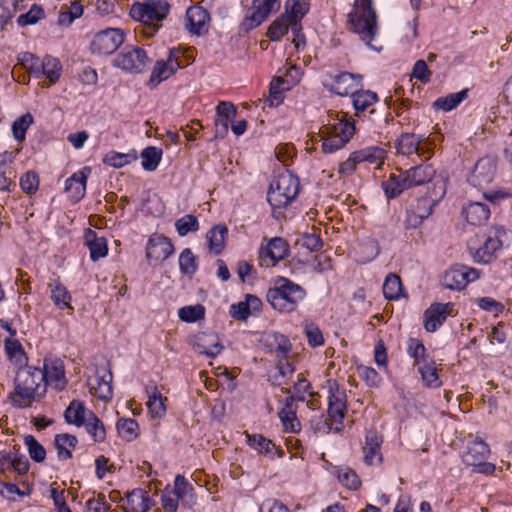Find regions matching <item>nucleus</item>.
<instances>
[{"label": "nucleus", "mask_w": 512, "mask_h": 512, "mask_svg": "<svg viewBox=\"0 0 512 512\" xmlns=\"http://www.w3.org/2000/svg\"><path fill=\"white\" fill-rule=\"evenodd\" d=\"M44 374L41 368L26 365L20 367L15 378V389L12 396L13 406L29 407L34 401H39L46 394Z\"/></svg>", "instance_id": "f257e3e1"}, {"label": "nucleus", "mask_w": 512, "mask_h": 512, "mask_svg": "<svg viewBox=\"0 0 512 512\" xmlns=\"http://www.w3.org/2000/svg\"><path fill=\"white\" fill-rule=\"evenodd\" d=\"M348 23L353 33L371 49L381 51L373 41L379 34L378 16L373 0H355L352 11L348 14Z\"/></svg>", "instance_id": "f03ea898"}, {"label": "nucleus", "mask_w": 512, "mask_h": 512, "mask_svg": "<svg viewBox=\"0 0 512 512\" xmlns=\"http://www.w3.org/2000/svg\"><path fill=\"white\" fill-rule=\"evenodd\" d=\"M307 296L304 287L289 278L278 276L273 285L267 290L266 300L272 308L281 313L295 311Z\"/></svg>", "instance_id": "7ed1b4c3"}, {"label": "nucleus", "mask_w": 512, "mask_h": 512, "mask_svg": "<svg viewBox=\"0 0 512 512\" xmlns=\"http://www.w3.org/2000/svg\"><path fill=\"white\" fill-rule=\"evenodd\" d=\"M506 229L501 225H492L485 234L483 242L473 247L469 245V254L477 264H490L497 259L503 249V243L506 239Z\"/></svg>", "instance_id": "20e7f679"}, {"label": "nucleus", "mask_w": 512, "mask_h": 512, "mask_svg": "<svg viewBox=\"0 0 512 512\" xmlns=\"http://www.w3.org/2000/svg\"><path fill=\"white\" fill-rule=\"evenodd\" d=\"M490 453L489 445L477 437L468 442L466 451L462 455V461L465 465L472 467V471L475 473L492 475L497 467L495 464L486 461Z\"/></svg>", "instance_id": "39448f33"}, {"label": "nucleus", "mask_w": 512, "mask_h": 512, "mask_svg": "<svg viewBox=\"0 0 512 512\" xmlns=\"http://www.w3.org/2000/svg\"><path fill=\"white\" fill-rule=\"evenodd\" d=\"M346 116V114H343L342 118L332 125V128H326L328 135L323 137L322 144L324 153H334L343 148L354 135V120L352 118L347 119Z\"/></svg>", "instance_id": "423d86ee"}, {"label": "nucleus", "mask_w": 512, "mask_h": 512, "mask_svg": "<svg viewBox=\"0 0 512 512\" xmlns=\"http://www.w3.org/2000/svg\"><path fill=\"white\" fill-rule=\"evenodd\" d=\"M149 62L144 49L134 46H125L113 59V65L123 71L139 74L142 73Z\"/></svg>", "instance_id": "0eeeda50"}, {"label": "nucleus", "mask_w": 512, "mask_h": 512, "mask_svg": "<svg viewBox=\"0 0 512 512\" xmlns=\"http://www.w3.org/2000/svg\"><path fill=\"white\" fill-rule=\"evenodd\" d=\"M509 194H483L485 202L472 201L463 206L462 214L465 216L466 221L471 225L484 224L490 216V208L486 202L491 204H498Z\"/></svg>", "instance_id": "6e6552de"}, {"label": "nucleus", "mask_w": 512, "mask_h": 512, "mask_svg": "<svg viewBox=\"0 0 512 512\" xmlns=\"http://www.w3.org/2000/svg\"><path fill=\"white\" fill-rule=\"evenodd\" d=\"M281 7L280 0H253L249 12L242 22V28L250 31L258 27L273 12Z\"/></svg>", "instance_id": "1a4fd4ad"}, {"label": "nucleus", "mask_w": 512, "mask_h": 512, "mask_svg": "<svg viewBox=\"0 0 512 512\" xmlns=\"http://www.w3.org/2000/svg\"><path fill=\"white\" fill-rule=\"evenodd\" d=\"M123 42L124 34L121 29L107 28L94 36L90 49L94 54L111 55Z\"/></svg>", "instance_id": "9d476101"}, {"label": "nucleus", "mask_w": 512, "mask_h": 512, "mask_svg": "<svg viewBox=\"0 0 512 512\" xmlns=\"http://www.w3.org/2000/svg\"><path fill=\"white\" fill-rule=\"evenodd\" d=\"M479 278V271L475 268L456 264L448 269L442 278L443 286L450 290H462L470 282Z\"/></svg>", "instance_id": "9b49d317"}, {"label": "nucleus", "mask_w": 512, "mask_h": 512, "mask_svg": "<svg viewBox=\"0 0 512 512\" xmlns=\"http://www.w3.org/2000/svg\"><path fill=\"white\" fill-rule=\"evenodd\" d=\"M145 251L147 260L157 265L167 260L175 252V248L168 237L154 233L148 238Z\"/></svg>", "instance_id": "f8f14e48"}, {"label": "nucleus", "mask_w": 512, "mask_h": 512, "mask_svg": "<svg viewBox=\"0 0 512 512\" xmlns=\"http://www.w3.org/2000/svg\"><path fill=\"white\" fill-rule=\"evenodd\" d=\"M41 372L44 374V383L57 391H62L67 386L65 367L63 361L55 356L45 357Z\"/></svg>", "instance_id": "ddd939ff"}, {"label": "nucleus", "mask_w": 512, "mask_h": 512, "mask_svg": "<svg viewBox=\"0 0 512 512\" xmlns=\"http://www.w3.org/2000/svg\"><path fill=\"white\" fill-rule=\"evenodd\" d=\"M434 175L435 169L431 165H416L407 170L403 177L400 176V180L397 182L398 192L428 183Z\"/></svg>", "instance_id": "4468645a"}, {"label": "nucleus", "mask_w": 512, "mask_h": 512, "mask_svg": "<svg viewBox=\"0 0 512 512\" xmlns=\"http://www.w3.org/2000/svg\"><path fill=\"white\" fill-rule=\"evenodd\" d=\"M112 373L104 366L96 367L95 375L88 378L90 392L100 400H108L113 396Z\"/></svg>", "instance_id": "2eb2a0df"}, {"label": "nucleus", "mask_w": 512, "mask_h": 512, "mask_svg": "<svg viewBox=\"0 0 512 512\" xmlns=\"http://www.w3.org/2000/svg\"><path fill=\"white\" fill-rule=\"evenodd\" d=\"M454 311V304L448 303H433L424 312V328L427 332H436L446 321L448 316H451Z\"/></svg>", "instance_id": "dca6fc26"}, {"label": "nucleus", "mask_w": 512, "mask_h": 512, "mask_svg": "<svg viewBox=\"0 0 512 512\" xmlns=\"http://www.w3.org/2000/svg\"><path fill=\"white\" fill-rule=\"evenodd\" d=\"M260 265L269 267L283 260L289 254V245L281 237L272 238L265 247L259 251Z\"/></svg>", "instance_id": "f3484780"}, {"label": "nucleus", "mask_w": 512, "mask_h": 512, "mask_svg": "<svg viewBox=\"0 0 512 512\" xmlns=\"http://www.w3.org/2000/svg\"><path fill=\"white\" fill-rule=\"evenodd\" d=\"M496 164L494 159L483 157L477 161L471 175L468 178L469 183L478 189H483L485 184L493 180Z\"/></svg>", "instance_id": "a211bd4d"}, {"label": "nucleus", "mask_w": 512, "mask_h": 512, "mask_svg": "<svg viewBox=\"0 0 512 512\" xmlns=\"http://www.w3.org/2000/svg\"><path fill=\"white\" fill-rule=\"evenodd\" d=\"M332 82L330 84L325 83V87H328L330 91L340 96H346L355 92L354 90L362 86V75L353 74L349 72H342L338 75L330 77Z\"/></svg>", "instance_id": "6ab92c4d"}, {"label": "nucleus", "mask_w": 512, "mask_h": 512, "mask_svg": "<svg viewBox=\"0 0 512 512\" xmlns=\"http://www.w3.org/2000/svg\"><path fill=\"white\" fill-rule=\"evenodd\" d=\"M194 349L200 354H205L210 358L219 355L223 346L219 342V338L215 333H200L196 335L194 341Z\"/></svg>", "instance_id": "aec40b11"}, {"label": "nucleus", "mask_w": 512, "mask_h": 512, "mask_svg": "<svg viewBox=\"0 0 512 512\" xmlns=\"http://www.w3.org/2000/svg\"><path fill=\"white\" fill-rule=\"evenodd\" d=\"M329 392L328 416L333 422L342 425L347 411L346 395L344 392L339 391V389H336V391L330 389Z\"/></svg>", "instance_id": "412c9836"}, {"label": "nucleus", "mask_w": 512, "mask_h": 512, "mask_svg": "<svg viewBox=\"0 0 512 512\" xmlns=\"http://www.w3.org/2000/svg\"><path fill=\"white\" fill-rule=\"evenodd\" d=\"M125 512H148L152 507V499L142 488H135L126 496Z\"/></svg>", "instance_id": "4be33fe9"}, {"label": "nucleus", "mask_w": 512, "mask_h": 512, "mask_svg": "<svg viewBox=\"0 0 512 512\" xmlns=\"http://www.w3.org/2000/svg\"><path fill=\"white\" fill-rule=\"evenodd\" d=\"M244 434L246 436L247 445L256 450L259 454L273 458L274 452H276L279 457H282L283 451L277 448L270 439L264 437L262 434H250L248 432Z\"/></svg>", "instance_id": "5701e85b"}, {"label": "nucleus", "mask_w": 512, "mask_h": 512, "mask_svg": "<svg viewBox=\"0 0 512 512\" xmlns=\"http://www.w3.org/2000/svg\"><path fill=\"white\" fill-rule=\"evenodd\" d=\"M146 393L148 395L147 407L153 418H162L166 414V406L164 401L166 398L162 397L158 386L154 382H150L146 386Z\"/></svg>", "instance_id": "b1692460"}, {"label": "nucleus", "mask_w": 512, "mask_h": 512, "mask_svg": "<svg viewBox=\"0 0 512 512\" xmlns=\"http://www.w3.org/2000/svg\"><path fill=\"white\" fill-rule=\"evenodd\" d=\"M93 411L86 408L84 402L72 400L64 412L65 421L77 427H82Z\"/></svg>", "instance_id": "393cba45"}, {"label": "nucleus", "mask_w": 512, "mask_h": 512, "mask_svg": "<svg viewBox=\"0 0 512 512\" xmlns=\"http://www.w3.org/2000/svg\"><path fill=\"white\" fill-rule=\"evenodd\" d=\"M422 135L414 133H402L395 141L397 153L403 156L416 154L421 150Z\"/></svg>", "instance_id": "a878e982"}, {"label": "nucleus", "mask_w": 512, "mask_h": 512, "mask_svg": "<svg viewBox=\"0 0 512 512\" xmlns=\"http://www.w3.org/2000/svg\"><path fill=\"white\" fill-rule=\"evenodd\" d=\"M208 19L206 10L200 6H191L186 11L185 26L191 33L199 35Z\"/></svg>", "instance_id": "bb28decb"}, {"label": "nucleus", "mask_w": 512, "mask_h": 512, "mask_svg": "<svg viewBox=\"0 0 512 512\" xmlns=\"http://www.w3.org/2000/svg\"><path fill=\"white\" fill-rule=\"evenodd\" d=\"M299 187V179L290 171H284L270 183L268 192H299Z\"/></svg>", "instance_id": "cd10ccee"}, {"label": "nucleus", "mask_w": 512, "mask_h": 512, "mask_svg": "<svg viewBox=\"0 0 512 512\" xmlns=\"http://www.w3.org/2000/svg\"><path fill=\"white\" fill-rule=\"evenodd\" d=\"M169 4L163 0H148L142 4V10L148 23H158L166 18L169 12Z\"/></svg>", "instance_id": "c85d7f7f"}, {"label": "nucleus", "mask_w": 512, "mask_h": 512, "mask_svg": "<svg viewBox=\"0 0 512 512\" xmlns=\"http://www.w3.org/2000/svg\"><path fill=\"white\" fill-rule=\"evenodd\" d=\"M49 289L51 293L50 298L58 309H69L73 311V307L71 306V294L59 280H54L49 283Z\"/></svg>", "instance_id": "c756f323"}, {"label": "nucleus", "mask_w": 512, "mask_h": 512, "mask_svg": "<svg viewBox=\"0 0 512 512\" xmlns=\"http://www.w3.org/2000/svg\"><path fill=\"white\" fill-rule=\"evenodd\" d=\"M353 106L356 111V116L361 112L369 111L374 112L373 105L378 101V96L375 92L370 90H358L352 92Z\"/></svg>", "instance_id": "7c9ffc66"}, {"label": "nucleus", "mask_w": 512, "mask_h": 512, "mask_svg": "<svg viewBox=\"0 0 512 512\" xmlns=\"http://www.w3.org/2000/svg\"><path fill=\"white\" fill-rule=\"evenodd\" d=\"M381 439L376 433L366 435L364 447V461L368 465H374L382 461L380 453Z\"/></svg>", "instance_id": "2f4dec72"}, {"label": "nucleus", "mask_w": 512, "mask_h": 512, "mask_svg": "<svg viewBox=\"0 0 512 512\" xmlns=\"http://www.w3.org/2000/svg\"><path fill=\"white\" fill-rule=\"evenodd\" d=\"M228 234V228L225 225H216L206 234L208 247L214 254H220L224 248L225 239Z\"/></svg>", "instance_id": "473e14b6"}, {"label": "nucleus", "mask_w": 512, "mask_h": 512, "mask_svg": "<svg viewBox=\"0 0 512 512\" xmlns=\"http://www.w3.org/2000/svg\"><path fill=\"white\" fill-rule=\"evenodd\" d=\"M417 367L418 372L421 375V379L427 387L438 388L442 385L437 373L436 363L433 359L427 360V362H424Z\"/></svg>", "instance_id": "72a5a7b5"}, {"label": "nucleus", "mask_w": 512, "mask_h": 512, "mask_svg": "<svg viewBox=\"0 0 512 512\" xmlns=\"http://www.w3.org/2000/svg\"><path fill=\"white\" fill-rule=\"evenodd\" d=\"M77 438L70 434H58L55 437V447L60 460H68L72 457V449L77 445Z\"/></svg>", "instance_id": "f704fd0d"}, {"label": "nucleus", "mask_w": 512, "mask_h": 512, "mask_svg": "<svg viewBox=\"0 0 512 512\" xmlns=\"http://www.w3.org/2000/svg\"><path fill=\"white\" fill-rule=\"evenodd\" d=\"M41 71L42 76H45L49 80L47 85L49 86L55 84L59 80L61 76L62 65L57 58L46 55L42 60Z\"/></svg>", "instance_id": "c9c22d12"}, {"label": "nucleus", "mask_w": 512, "mask_h": 512, "mask_svg": "<svg viewBox=\"0 0 512 512\" xmlns=\"http://www.w3.org/2000/svg\"><path fill=\"white\" fill-rule=\"evenodd\" d=\"M385 150L377 147V146H370L358 151L354 152V158L356 161L361 162H368L371 164L380 165L384 158H385Z\"/></svg>", "instance_id": "e433bc0d"}, {"label": "nucleus", "mask_w": 512, "mask_h": 512, "mask_svg": "<svg viewBox=\"0 0 512 512\" xmlns=\"http://www.w3.org/2000/svg\"><path fill=\"white\" fill-rule=\"evenodd\" d=\"M83 426L95 442L101 443L105 440L106 430L104 424L94 412L89 414V417Z\"/></svg>", "instance_id": "4c0bfd02"}, {"label": "nucleus", "mask_w": 512, "mask_h": 512, "mask_svg": "<svg viewBox=\"0 0 512 512\" xmlns=\"http://www.w3.org/2000/svg\"><path fill=\"white\" fill-rule=\"evenodd\" d=\"M407 354L414 359V365L419 366L427 360L432 359L426 351L424 344L416 338H409L407 341Z\"/></svg>", "instance_id": "58836bf2"}, {"label": "nucleus", "mask_w": 512, "mask_h": 512, "mask_svg": "<svg viewBox=\"0 0 512 512\" xmlns=\"http://www.w3.org/2000/svg\"><path fill=\"white\" fill-rule=\"evenodd\" d=\"M402 293V283L398 275L389 273L383 283V294L388 300H398Z\"/></svg>", "instance_id": "ea45409f"}, {"label": "nucleus", "mask_w": 512, "mask_h": 512, "mask_svg": "<svg viewBox=\"0 0 512 512\" xmlns=\"http://www.w3.org/2000/svg\"><path fill=\"white\" fill-rule=\"evenodd\" d=\"M162 149L148 146L146 147L140 154L142 158V167L146 171H154L157 169L161 158H162Z\"/></svg>", "instance_id": "a19ab883"}, {"label": "nucleus", "mask_w": 512, "mask_h": 512, "mask_svg": "<svg viewBox=\"0 0 512 512\" xmlns=\"http://www.w3.org/2000/svg\"><path fill=\"white\" fill-rule=\"evenodd\" d=\"M468 97V90L464 89L456 93L448 94L445 97H440L434 102V106L442 109L443 111H450L456 108L461 102Z\"/></svg>", "instance_id": "79ce46f5"}, {"label": "nucleus", "mask_w": 512, "mask_h": 512, "mask_svg": "<svg viewBox=\"0 0 512 512\" xmlns=\"http://www.w3.org/2000/svg\"><path fill=\"white\" fill-rule=\"evenodd\" d=\"M138 155L135 150H131L128 153H119L111 151L107 153L103 159L104 163L115 168H121L126 164H129L137 160Z\"/></svg>", "instance_id": "37998d69"}, {"label": "nucleus", "mask_w": 512, "mask_h": 512, "mask_svg": "<svg viewBox=\"0 0 512 512\" xmlns=\"http://www.w3.org/2000/svg\"><path fill=\"white\" fill-rule=\"evenodd\" d=\"M309 4L306 0H287L285 15L289 20H300L308 13Z\"/></svg>", "instance_id": "c03bdc74"}, {"label": "nucleus", "mask_w": 512, "mask_h": 512, "mask_svg": "<svg viewBox=\"0 0 512 512\" xmlns=\"http://www.w3.org/2000/svg\"><path fill=\"white\" fill-rule=\"evenodd\" d=\"M119 435L126 441H132L137 438L139 425L132 418H121L116 424Z\"/></svg>", "instance_id": "a18cd8bd"}, {"label": "nucleus", "mask_w": 512, "mask_h": 512, "mask_svg": "<svg viewBox=\"0 0 512 512\" xmlns=\"http://www.w3.org/2000/svg\"><path fill=\"white\" fill-rule=\"evenodd\" d=\"M179 269L184 275L192 276L198 269L197 259L190 248H185L179 255Z\"/></svg>", "instance_id": "49530a36"}, {"label": "nucleus", "mask_w": 512, "mask_h": 512, "mask_svg": "<svg viewBox=\"0 0 512 512\" xmlns=\"http://www.w3.org/2000/svg\"><path fill=\"white\" fill-rule=\"evenodd\" d=\"M289 20L285 14L275 19L268 28L267 36L271 41H279L285 34L288 33Z\"/></svg>", "instance_id": "de8ad7c7"}, {"label": "nucleus", "mask_w": 512, "mask_h": 512, "mask_svg": "<svg viewBox=\"0 0 512 512\" xmlns=\"http://www.w3.org/2000/svg\"><path fill=\"white\" fill-rule=\"evenodd\" d=\"M172 75H173L172 72L169 70V68L165 64L164 60H158V61H156L155 65L152 69V72H151V75H150V78L148 81V85L151 88H155L161 82L167 80Z\"/></svg>", "instance_id": "09e8293b"}, {"label": "nucleus", "mask_w": 512, "mask_h": 512, "mask_svg": "<svg viewBox=\"0 0 512 512\" xmlns=\"http://www.w3.org/2000/svg\"><path fill=\"white\" fill-rule=\"evenodd\" d=\"M175 227L179 236L184 237L199 230V221L196 216L187 214L176 220Z\"/></svg>", "instance_id": "8fccbe9b"}, {"label": "nucleus", "mask_w": 512, "mask_h": 512, "mask_svg": "<svg viewBox=\"0 0 512 512\" xmlns=\"http://www.w3.org/2000/svg\"><path fill=\"white\" fill-rule=\"evenodd\" d=\"M86 171L89 173L90 169L85 168L69 177L65 182V191L74 190L75 192H85L88 175Z\"/></svg>", "instance_id": "3c124183"}, {"label": "nucleus", "mask_w": 512, "mask_h": 512, "mask_svg": "<svg viewBox=\"0 0 512 512\" xmlns=\"http://www.w3.org/2000/svg\"><path fill=\"white\" fill-rule=\"evenodd\" d=\"M204 315L205 308L200 304L194 306H184L178 311L179 318L187 323L196 322L204 318Z\"/></svg>", "instance_id": "603ef678"}, {"label": "nucleus", "mask_w": 512, "mask_h": 512, "mask_svg": "<svg viewBox=\"0 0 512 512\" xmlns=\"http://www.w3.org/2000/svg\"><path fill=\"white\" fill-rule=\"evenodd\" d=\"M336 473L340 483L349 489L356 490L361 484L358 475L348 467H338Z\"/></svg>", "instance_id": "864d4df0"}, {"label": "nucleus", "mask_w": 512, "mask_h": 512, "mask_svg": "<svg viewBox=\"0 0 512 512\" xmlns=\"http://www.w3.org/2000/svg\"><path fill=\"white\" fill-rule=\"evenodd\" d=\"M87 245L92 261H97L100 258L105 257L108 253L107 242L103 237H94L92 240H87Z\"/></svg>", "instance_id": "5fc2aeb1"}, {"label": "nucleus", "mask_w": 512, "mask_h": 512, "mask_svg": "<svg viewBox=\"0 0 512 512\" xmlns=\"http://www.w3.org/2000/svg\"><path fill=\"white\" fill-rule=\"evenodd\" d=\"M33 123V117L30 113H26L16 119L12 125L13 136L17 141H23L25 139L26 131L29 126Z\"/></svg>", "instance_id": "6e6d98bb"}, {"label": "nucleus", "mask_w": 512, "mask_h": 512, "mask_svg": "<svg viewBox=\"0 0 512 512\" xmlns=\"http://www.w3.org/2000/svg\"><path fill=\"white\" fill-rule=\"evenodd\" d=\"M24 443L28 448L30 457L36 462H42L45 459L46 451L44 447L32 435H27Z\"/></svg>", "instance_id": "4d7b16f0"}, {"label": "nucleus", "mask_w": 512, "mask_h": 512, "mask_svg": "<svg viewBox=\"0 0 512 512\" xmlns=\"http://www.w3.org/2000/svg\"><path fill=\"white\" fill-rule=\"evenodd\" d=\"M297 244L301 245L302 247L310 251H318L323 246L321 237L315 232H306L301 234L297 239Z\"/></svg>", "instance_id": "13d9d810"}, {"label": "nucleus", "mask_w": 512, "mask_h": 512, "mask_svg": "<svg viewBox=\"0 0 512 512\" xmlns=\"http://www.w3.org/2000/svg\"><path fill=\"white\" fill-rule=\"evenodd\" d=\"M290 88L289 83L282 77H277L270 84V105H278L281 101V93Z\"/></svg>", "instance_id": "bf43d9fd"}, {"label": "nucleus", "mask_w": 512, "mask_h": 512, "mask_svg": "<svg viewBox=\"0 0 512 512\" xmlns=\"http://www.w3.org/2000/svg\"><path fill=\"white\" fill-rule=\"evenodd\" d=\"M297 195L298 194H267V201L275 213L277 209H282L289 205L295 200Z\"/></svg>", "instance_id": "052dcab7"}, {"label": "nucleus", "mask_w": 512, "mask_h": 512, "mask_svg": "<svg viewBox=\"0 0 512 512\" xmlns=\"http://www.w3.org/2000/svg\"><path fill=\"white\" fill-rule=\"evenodd\" d=\"M357 370L359 377L363 379L369 387L379 386L381 377L374 368L368 366H360Z\"/></svg>", "instance_id": "680f3d73"}, {"label": "nucleus", "mask_w": 512, "mask_h": 512, "mask_svg": "<svg viewBox=\"0 0 512 512\" xmlns=\"http://www.w3.org/2000/svg\"><path fill=\"white\" fill-rule=\"evenodd\" d=\"M438 200L431 199L427 194L417 198L416 204L411 205L425 219L432 213L433 207Z\"/></svg>", "instance_id": "e2e57ef3"}, {"label": "nucleus", "mask_w": 512, "mask_h": 512, "mask_svg": "<svg viewBox=\"0 0 512 512\" xmlns=\"http://www.w3.org/2000/svg\"><path fill=\"white\" fill-rule=\"evenodd\" d=\"M44 16V10L37 5H33L30 10L18 17V24L20 26L35 24L37 21L42 19Z\"/></svg>", "instance_id": "0e129e2a"}, {"label": "nucleus", "mask_w": 512, "mask_h": 512, "mask_svg": "<svg viewBox=\"0 0 512 512\" xmlns=\"http://www.w3.org/2000/svg\"><path fill=\"white\" fill-rule=\"evenodd\" d=\"M304 330L310 346L318 347L324 344L322 332L317 325L308 323L305 325Z\"/></svg>", "instance_id": "69168bd1"}, {"label": "nucleus", "mask_w": 512, "mask_h": 512, "mask_svg": "<svg viewBox=\"0 0 512 512\" xmlns=\"http://www.w3.org/2000/svg\"><path fill=\"white\" fill-rule=\"evenodd\" d=\"M193 490L192 485L183 475H176L174 479V488L171 491L180 499L184 498Z\"/></svg>", "instance_id": "338daca9"}, {"label": "nucleus", "mask_w": 512, "mask_h": 512, "mask_svg": "<svg viewBox=\"0 0 512 512\" xmlns=\"http://www.w3.org/2000/svg\"><path fill=\"white\" fill-rule=\"evenodd\" d=\"M86 507L88 512H107L111 506L103 494H98L97 498L87 500Z\"/></svg>", "instance_id": "774afa93"}]
</instances>
